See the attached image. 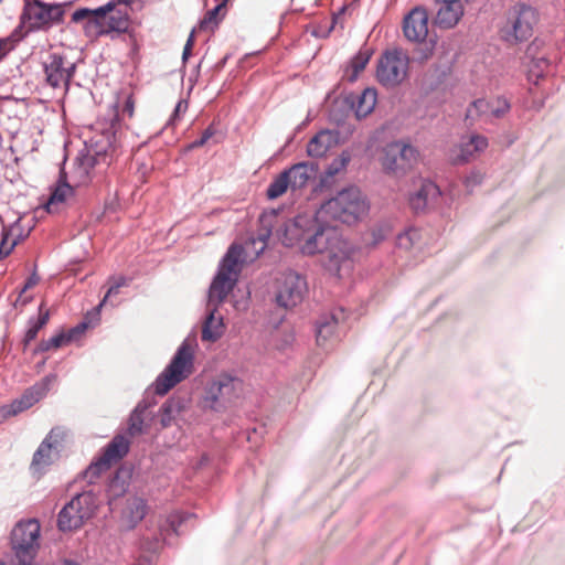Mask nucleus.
I'll use <instances>...</instances> for the list:
<instances>
[{"label":"nucleus","instance_id":"f257e3e1","mask_svg":"<svg viewBox=\"0 0 565 565\" xmlns=\"http://www.w3.org/2000/svg\"><path fill=\"white\" fill-rule=\"evenodd\" d=\"M328 218H318V211L316 212L300 245V252L308 256L326 254V269L340 276L342 269L351 267L353 248L335 227L326 224Z\"/></svg>","mask_w":565,"mask_h":565},{"label":"nucleus","instance_id":"f03ea898","mask_svg":"<svg viewBox=\"0 0 565 565\" xmlns=\"http://www.w3.org/2000/svg\"><path fill=\"white\" fill-rule=\"evenodd\" d=\"M120 129L118 110H111L109 124L96 122L94 135L85 141V153L78 158L74 173L78 183H86L95 169L104 172L118 156L117 134Z\"/></svg>","mask_w":565,"mask_h":565},{"label":"nucleus","instance_id":"7ed1b4c3","mask_svg":"<svg viewBox=\"0 0 565 565\" xmlns=\"http://www.w3.org/2000/svg\"><path fill=\"white\" fill-rule=\"evenodd\" d=\"M65 14L64 3H47L42 0H23V8L19 17V24L12 31L19 36V42L28 34L47 31L63 22Z\"/></svg>","mask_w":565,"mask_h":565},{"label":"nucleus","instance_id":"20e7f679","mask_svg":"<svg viewBox=\"0 0 565 565\" xmlns=\"http://www.w3.org/2000/svg\"><path fill=\"white\" fill-rule=\"evenodd\" d=\"M72 21L75 23L85 22L84 28L97 35L111 32L125 33L129 28L127 7L117 8L114 1L96 9H77L72 14Z\"/></svg>","mask_w":565,"mask_h":565},{"label":"nucleus","instance_id":"39448f33","mask_svg":"<svg viewBox=\"0 0 565 565\" xmlns=\"http://www.w3.org/2000/svg\"><path fill=\"white\" fill-rule=\"evenodd\" d=\"M370 205L356 186L341 190L318 209V218H331L354 224L369 213Z\"/></svg>","mask_w":565,"mask_h":565},{"label":"nucleus","instance_id":"423d86ee","mask_svg":"<svg viewBox=\"0 0 565 565\" xmlns=\"http://www.w3.org/2000/svg\"><path fill=\"white\" fill-rule=\"evenodd\" d=\"M243 254L241 245L234 244L227 249L210 286L207 307L218 309L234 289L242 269Z\"/></svg>","mask_w":565,"mask_h":565},{"label":"nucleus","instance_id":"0eeeda50","mask_svg":"<svg viewBox=\"0 0 565 565\" xmlns=\"http://www.w3.org/2000/svg\"><path fill=\"white\" fill-rule=\"evenodd\" d=\"M192 367L193 350L191 344L185 340L177 350L171 362L152 384L154 393L161 396L167 394L172 387L191 374Z\"/></svg>","mask_w":565,"mask_h":565},{"label":"nucleus","instance_id":"6e6552de","mask_svg":"<svg viewBox=\"0 0 565 565\" xmlns=\"http://www.w3.org/2000/svg\"><path fill=\"white\" fill-rule=\"evenodd\" d=\"M536 20L535 9L524 3H516L509 9L505 22L500 28V36L509 44L524 42L532 36Z\"/></svg>","mask_w":565,"mask_h":565},{"label":"nucleus","instance_id":"1a4fd4ad","mask_svg":"<svg viewBox=\"0 0 565 565\" xmlns=\"http://www.w3.org/2000/svg\"><path fill=\"white\" fill-rule=\"evenodd\" d=\"M40 523L35 519L20 521L11 532V544L17 562L11 565H32L39 548Z\"/></svg>","mask_w":565,"mask_h":565},{"label":"nucleus","instance_id":"9d476101","mask_svg":"<svg viewBox=\"0 0 565 565\" xmlns=\"http://www.w3.org/2000/svg\"><path fill=\"white\" fill-rule=\"evenodd\" d=\"M92 492L78 493L66 503L57 515V527L62 532L77 530L90 519L96 510Z\"/></svg>","mask_w":565,"mask_h":565},{"label":"nucleus","instance_id":"9b49d317","mask_svg":"<svg viewBox=\"0 0 565 565\" xmlns=\"http://www.w3.org/2000/svg\"><path fill=\"white\" fill-rule=\"evenodd\" d=\"M242 381L230 374L223 373L211 381L204 392L203 407L212 411H221L236 399L242 391Z\"/></svg>","mask_w":565,"mask_h":565},{"label":"nucleus","instance_id":"f8f14e48","mask_svg":"<svg viewBox=\"0 0 565 565\" xmlns=\"http://www.w3.org/2000/svg\"><path fill=\"white\" fill-rule=\"evenodd\" d=\"M408 55L401 49L386 51L377 63L376 78L385 87L399 85L407 76Z\"/></svg>","mask_w":565,"mask_h":565},{"label":"nucleus","instance_id":"ddd939ff","mask_svg":"<svg viewBox=\"0 0 565 565\" xmlns=\"http://www.w3.org/2000/svg\"><path fill=\"white\" fill-rule=\"evenodd\" d=\"M129 451V441L126 437L117 435L105 447L103 454L94 460L85 470L84 478L94 483L99 476L108 470L110 466L122 459Z\"/></svg>","mask_w":565,"mask_h":565},{"label":"nucleus","instance_id":"4468645a","mask_svg":"<svg viewBox=\"0 0 565 565\" xmlns=\"http://www.w3.org/2000/svg\"><path fill=\"white\" fill-rule=\"evenodd\" d=\"M418 151L404 141H393L384 148L382 166L390 172H404L417 162Z\"/></svg>","mask_w":565,"mask_h":565},{"label":"nucleus","instance_id":"2eb2a0df","mask_svg":"<svg viewBox=\"0 0 565 565\" xmlns=\"http://www.w3.org/2000/svg\"><path fill=\"white\" fill-rule=\"evenodd\" d=\"M306 292V279L295 271H287L278 280L276 301L280 307L292 308L303 300Z\"/></svg>","mask_w":565,"mask_h":565},{"label":"nucleus","instance_id":"dca6fc26","mask_svg":"<svg viewBox=\"0 0 565 565\" xmlns=\"http://www.w3.org/2000/svg\"><path fill=\"white\" fill-rule=\"evenodd\" d=\"M63 440L64 431L60 428H53L47 434L33 455L31 462L33 473L41 476L58 458Z\"/></svg>","mask_w":565,"mask_h":565},{"label":"nucleus","instance_id":"f3484780","mask_svg":"<svg viewBox=\"0 0 565 565\" xmlns=\"http://www.w3.org/2000/svg\"><path fill=\"white\" fill-rule=\"evenodd\" d=\"M46 83L54 87L68 88L70 81L75 72V64L65 61V58L56 53H52L43 63Z\"/></svg>","mask_w":565,"mask_h":565},{"label":"nucleus","instance_id":"a211bd4d","mask_svg":"<svg viewBox=\"0 0 565 565\" xmlns=\"http://www.w3.org/2000/svg\"><path fill=\"white\" fill-rule=\"evenodd\" d=\"M312 223V216L298 215L294 220L284 222L277 230L278 239L288 247L298 246L305 241L308 227Z\"/></svg>","mask_w":565,"mask_h":565},{"label":"nucleus","instance_id":"6ab92c4d","mask_svg":"<svg viewBox=\"0 0 565 565\" xmlns=\"http://www.w3.org/2000/svg\"><path fill=\"white\" fill-rule=\"evenodd\" d=\"M428 12L425 8L416 7L403 20V33L411 42L420 43L428 35Z\"/></svg>","mask_w":565,"mask_h":565},{"label":"nucleus","instance_id":"aec40b11","mask_svg":"<svg viewBox=\"0 0 565 565\" xmlns=\"http://www.w3.org/2000/svg\"><path fill=\"white\" fill-rule=\"evenodd\" d=\"M441 198L439 186L429 180H424L419 189L411 195L409 204L415 212L437 206Z\"/></svg>","mask_w":565,"mask_h":565},{"label":"nucleus","instance_id":"412c9836","mask_svg":"<svg viewBox=\"0 0 565 565\" xmlns=\"http://www.w3.org/2000/svg\"><path fill=\"white\" fill-rule=\"evenodd\" d=\"M438 6L435 23L441 29H451L463 15L461 0H435Z\"/></svg>","mask_w":565,"mask_h":565},{"label":"nucleus","instance_id":"4be33fe9","mask_svg":"<svg viewBox=\"0 0 565 565\" xmlns=\"http://www.w3.org/2000/svg\"><path fill=\"white\" fill-rule=\"evenodd\" d=\"M488 147V140L480 135H472L468 139H462L451 151V160L456 164L468 162L476 153L483 151Z\"/></svg>","mask_w":565,"mask_h":565},{"label":"nucleus","instance_id":"5701e85b","mask_svg":"<svg viewBox=\"0 0 565 565\" xmlns=\"http://www.w3.org/2000/svg\"><path fill=\"white\" fill-rule=\"evenodd\" d=\"M317 171V164L309 162H299L285 170L290 180V189L292 191L305 188L309 180L316 177Z\"/></svg>","mask_w":565,"mask_h":565},{"label":"nucleus","instance_id":"b1692460","mask_svg":"<svg viewBox=\"0 0 565 565\" xmlns=\"http://www.w3.org/2000/svg\"><path fill=\"white\" fill-rule=\"evenodd\" d=\"M209 313L202 327V340L215 342L224 333L225 326L223 323V317L216 316L217 309L214 307H207Z\"/></svg>","mask_w":565,"mask_h":565},{"label":"nucleus","instance_id":"393cba45","mask_svg":"<svg viewBox=\"0 0 565 565\" xmlns=\"http://www.w3.org/2000/svg\"><path fill=\"white\" fill-rule=\"evenodd\" d=\"M73 195V188L64 180V177L61 175L58 182L53 189L47 203L45 204V209L49 213H55L58 211L60 205L65 203V201Z\"/></svg>","mask_w":565,"mask_h":565},{"label":"nucleus","instance_id":"a878e982","mask_svg":"<svg viewBox=\"0 0 565 565\" xmlns=\"http://www.w3.org/2000/svg\"><path fill=\"white\" fill-rule=\"evenodd\" d=\"M147 514V503L141 498L128 500L127 507L122 512V519L128 527H135Z\"/></svg>","mask_w":565,"mask_h":565},{"label":"nucleus","instance_id":"bb28decb","mask_svg":"<svg viewBox=\"0 0 565 565\" xmlns=\"http://www.w3.org/2000/svg\"><path fill=\"white\" fill-rule=\"evenodd\" d=\"M377 93L374 88H365L352 104L358 118H364L375 108Z\"/></svg>","mask_w":565,"mask_h":565},{"label":"nucleus","instance_id":"cd10ccee","mask_svg":"<svg viewBox=\"0 0 565 565\" xmlns=\"http://www.w3.org/2000/svg\"><path fill=\"white\" fill-rule=\"evenodd\" d=\"M332 143V135L328 130L318 132L310 139L307 145V153L313 158L323 157L330 149Z\"/></svg>","mask_w":565,"mask_h":565},{"label":"nucleus","instance_id":"c85d7f7f","mask_svg":"<svg viewBox=\"0 0 565 565\" xmlns=\"http://www.w3.org/2000/svg\"><path fill=\"white\" fill-rule=\"evenodd\" d=\"M492 118L494 117L491 115V100L479 98L472 102L467 108L466 120L470 124H473L478 119L490 121Z\"/></svg>","mask_w":565,"mask_h":565},{"label":"nucleus","instance_id":"c756f323","mask_svg":"<svg viewBox=\"0 0 565 565\" xmlns=\"http://www.w3.org/2000/svg\"><path fill=\"white\" fill-rule=\"evenodd\" d=\"M50 319V311L41 303L39 308L38 318H30L28 321V329L24 334V347L29 345L38 335L39 331L47 323Z\"/></svg>","mask_w":565,"mask_h":565},{"label":"nucleus","instance_id":"7c9ffc66","mask_svg":"<svg viewBox=\"0 0 565 565\" xmlns=\"http://www.w3.org/2000/svg\"><path fill=\"white\" fill-rule=\"evenodd\" d=\"M87 324L85 322L81 323L75 329H72L68 333H58L53 337H51L47 340L41 341V343L38 347L39 352H45L51 349H56L62 347L63 344L70 342L75 333L82 332L86 329Z\"/></svg>","mask_w":565,"mask_h":565},{"label":"nucleus","instance_id":"2f4dec72","mask_svg":"<svg viewBox=\"0 0 565 565\" xmlns=\"http://www.w3.org/2000/svg\"><path fill=\"white\" fill-rule=\"evenodd\" d=\"M151 405L152 403L147 402L146 399H142L137 404L129 417L128 434L130 436H136L142 433L145 413Z\"/></svg>","mask_w":565,"mask_h":565},{"label":"nucleus","instance_id":"473e14b6","mask_svg":"<svg viewBox=\"0 0 565 565\" xmlns=\"http://www.w3.org/2000/svg\"><path fill=\"white\" fill-rule=\"evenodd\" d=\"M337 327L334 316L322 318L317 322V343L321 347L333 335Z\"/></svg>","mask_w":565,"mask_h":565},{"label":"nucleus","instance_id":"72a5a7b5","mask_svg":"<svg viewBox=\"0 0 565 565\" xmlns=\"http://www.w3.org/2000/svg\"><path fill=\"white\" fill-rule=\"evenodd\" d=\"M370 57L371 53L369 50H361L351 58L349 66L351 73L348 74L349 81L354 82L358 78L360 72L367 65Z\"/></svg>","mask_w":565,"mask_h":565},{"label":"nucleus","instance_id":"f704fd0d","mask_svg":"<svg viewBox=\"0 0 565 565\" xmlns=\"http://www.w3.org/2000/svg\"><path fill=\"white\" fill-rule=\"evenodd\" d=\"M277 213L275 211H271L269 213H263L259 217V223H260V231L258 233V236H257V239L263 244L262 247H260V252L264 250L265 246H266V242L267 239L270 237L271 235V231H273V222L274 220L277 221Z\"/></svg>","mask_w":565,"mask_h":565},{"label":"nucleus","instance_id":"c9c22d12","mask_svg":"<svg viewBox=\"0 0 565 565\" xmlns=\"http://www.w3.org/2000/svg\"><path fill=\"white\" fill-rule=\"evenodd\" d=\"M288 188H290V180L288 179L287 173L282 171L270 182L266 194L268 199L274 200L282 195Z\"/></svg>","mask_w":565,"mask_h":565},{"label":"nucleus","instance_id":"e433bc0d","mask_svg":"<svg viewBox=\"0 0 565 565\" xmlns=\"http://www.w3.org/2000/svg\"><path fill=\"white\" fill-rule=\"evenodd\" d=\"M47 384L41 383L30 388L19 401V411L31 407L35 402L44 396Z\"/></svg>","mask_w":565,"mask_h":565},{"label":"nucleus","instance_id":"4c0bfd02","mask_svg":"<svg viewBox=\"0 0 565 565\" xmlns=\"http://www.w3.org/2000/svg\"><path fill=\"white\" fill-rule=\"evenodd\" d=\"M420 238L419 231L416 228H408L396 237V244L399 248L411 249L416 242Z\"/></svg>","mask_w":565,"mask_h":565},{"label":"nucleus","instance_id":"58836bf2","mask_svg":"<svg viewBox=\"0 0 565 565\" xmlns=\"http://www.w3.org/2000/svg\"><path fill=\"white\" fill-rule=\"evenodd\" d=\"M127 482L120 478L119 473H116L115 477L110 480L108 484V498L109 503L111 504V501L116 498H119L127 491Z\"/></svg>","mask_w":565,"mask_h":565},{"label":"nucleus","instance_id":"ea45409f","mask_svg":"<svg viewBox=\"0 0 565 565\" xmlns=\"http://www.w3.org/2000/svg\"><path fill=\"white\" fill-rule=\"evenodd\" d=\"M351 160V154L348 151H343L339 157L333 159L326 170V174L330 178L334 177L339 172L345 169Z\"/></svg>","mask_w":565,"mask_h":565},{"label":"nucleus","instance_id":"a19ab883","mask_svg":"<svg viewBox=\"0 0 565 565\" xmlns=\"http://www.w3.org/2000/svg\"><path fill=\"white\" fill-rule=\"evenodd\" d=\"M510 103L504 97H497L491 100V115L501 118L510 110Z\"/></svg>","mask_w":565,"mask_h":565},{"label":"nucleus","instance_id":"79ce46f5","mask_svg":"<svg viewBox=\"0 0 565 565\" xmlns=\"http://www.w3.org/2000/svg\"><path fill=\"white\" fill-rule=\"evenodd\" d=\"M19 43V36L12 33L6 38H0V62L15 49Z\"/></svg>","mask_w":565,"mask_h":565},{"label":"nucleus","instance_id":"37998d69","mask_svg":"<svg viewBox=\"0 0 565 565\" xmlns=\"http://www.w3.org/2000/svg\"><path fill=\"white\" fill-rule=\"evenodd\" d=\"M10 232L4 227L2 231V238L0 242V259L8 256L14 246L18 244L17 239L9 242Z\"/></svg>","mask_w":565,"mask_h":565},{"label":"nucleus","instance_id":"c03bdc74","mask_svg":"<svg viewBox=\"0 0 565 565\" xmlns=\"http://www.w3.org/2000/svg\"><path fill=\"white\" fill-rule=\"evenodd\" d=\"M191 515L183 512H173L168 516V524L172 532L179 534V527L182 525L184 521H186Z\"/></svg>","mask_w":565,"mask_h":565},{"label":"nucleus","instance_id":"a18cd8bd","mask_svg":"<svg viewBox=\"0 0 565 565\" xmlns=\"http://www.w3.org/2000/svg\"><path fill=\"white\" fill-rule=\"evenodd\" d=\"M216 130L215 128L211 125L209 126L202 134V136L194 140L190 146L189 148L190 149H195V148H199V147H202L204 146L214 135H215Z\"/></svg>","mask_w":565,"mask_h":565},{"label":"nucleus","instance_id":"49530a36","mask_svg":"<svg viewBox=\"0 0 565 565\" xmlns=\"http://www.w3.org/2000/svg\"><path fill=\"white\" fill-rule=\"evenodd\" d=\"M548 66V62L545 58H539L532 62L530 66V75L535 76L536 78L543 76L544 71Z\"/></svg>","mask_w":565,"mask_h":565},{"label":"nucleus","instance_id":"de8ad7c7","mask_svg":"<svg viewBox=\"0 0 565 565\" xmlns=\"http://www.w3.org/2000/svg\"><path fill=\"white\" fill-rule=\"evenodd\" d=\"M226 4H225V1H222L220 4H217L214 9L210 10L206 15L204 17V19L201 21V28L204 29L206 28L209 24L211 23H216V17H217V13L218 11L224 8Z\"/></svg>","mask_w":565,"mask_h":565},{"label":"nucleus","instance_id":"09e8293b","mask_svg":"<svg viewBox=\"0 0 565 565\" xmlns=\"http://www.w3.org/2000/svg\"><path fill=\"white\" fill-rule=\"evenodd\" d=\"M483 180V175L478 171L470 172L465 179V185L469 191H472L473 188L481 184Z\"/></svg>","mask_w":565,"mask_h":565},{"label":"nucleus","instance_id":"8fccbe9b","mask_svg":"<svg viewBox=\"0 0 565 565\" xmlns=\"http://www.w3.org/2000/svg\"><path fill=\"white\" fill-rule=\"evenodd\" d=\"M188 109V102L186 100H179L178 104L175 105V108H174V111L170 118V122L171 124H174L180 114H184Z\"/></svg>","mask_w":565,"mask_h":565},{"label":"nucleus","instance_id":"3c124183","mask_svg":"<svg viewBox=\"0 0 565 565\" xmlns=\"http://www.w3.org/2000/svg\"><path fill=\"white\" fill-rule=\"evenodd\" d=\"M193 43H194V32L192 31L185 45H184V49H183V53H182L183 62H185L190 57V55L192 53Z\"/></svg>","mask_w":565,"mask_h":565},{"label":"nucleus","instance_id":"603ef678","mask_svg":"<svg viewBox=\"0 0 565 565\" xmlns=\"http://www.w3.org/2000/svg\"><path fill=\"white\" fill-rule=\"evenodd\" d=\"M135 111V102L132 99V96H128L125 106H124V113L128 115V117H132Z\"/></svg>","mask_w":565,"mask_h":565},{"label":"nucleus","instance_id":"864d4df0","mask_svg":"<svg viewBox=\"0 0 565 565\" xmlns=\"http://www.w3.org/2000/svg\"><path fill=\"white\" fill-rule=\"evenodd\" d=\"M386 233H387V230L385 227H380L377 230H374L372 232V235L374 237L373 243L376 244V243L383 241L386 236Z\"/></svg>","mask_w":565,"mask_h":565},{"label":"nucleus","instance_id":"5fc2aeb1","mask_svg":"<svg viewBox=\"0 0 565 565\" xmlns=\"http://www.w3.org/2000/svg\"><path fill=\"white\" fill-rule=\"evenodd\" d=\"M118 292H119L118 286L111 285V286L108 288V290H107V292H106V295H105L104 299L102 300V302L99 303V306H98V307L104 306V305L108 301V299H109L110 297H113V296H115V295H118Z\"/></svg>","mask_w":565,"mask_h":565},{"label":"nucleus","instance_id":"6e6d98bb","mask_svg":"<svg viewBox=\"0 0 565 565\" xmlns=\"http://www.w3.org/2000/svg\"><path fill=\"white\" fill-rule=\"evenodd\" d=\"M38 281H39V278L36 277V275H32L31 277H29L24 287L21 290V294L24 292L26 289L35 286L38 284Z\"/></svg>","mask_w":565,"mask_h":565},{"label":"nucleus","instance_id":"4d7b16f0","mask_svg":"<svg viewBox=\"0 0 565 565\" xmlns=\"http://www.w3.org/2000/svg\"><path fill=\"white\" fill-rule=\"evenodd\" d=\"M113 280H114L113 285L118 286V289H120L121 287L127 286L129 284V279L124 276L113 278Z\"/></svg>","mask_w":565,"mask_h":565},{"label":"nucleus","instance_id":"13d9d810","mask_svg":"<svg viewBox=\"0 0 565 565\" xmlns=\"http://www.w3.org/2000/svg\"><path fill=\"white\" fill-rule=\"evenodd\" d=\"M11 412L7 408H0V424L9 416Z\"/></svg>","mask_w":565,"mask_h":565},{"label":"nucleus","instance_id":"bf43d9fd","mask_svg":"<svg viewBox=\"0 0 565 565\" xmlns=\"http://www.w3.org/2000/svg\"><path fill=\"white\" fill-rule=\"evenodd\" d=\"M119 2L124 3L125 7L131 4L134 2V0H118Z\"/></svg>","mask_w":565,"mask_h":565},{"label":"nucleus","instance_id":"052dcab7","mask_svg":"<svg viewBox=\"0 0 565 565\" xmlns=\"http://www.w3.org/2000/svg\"><path fill=\"white\" fill-rule=\"evenodd\" d=\"M162 409H163L164 413H169L170 412V405L169 404H164L162 406Z\"/></svg>","mask_w":565,"mask_h":565},{"label":"nucleus","instance_id":"680f3d73","mask_svg":"<svg viewBox=\"0 0 565 565\" xmlns=\"http://www.w3.org/2000/svg\"><path fill=\"white\" fill-rule=\"evenodd\" d=\"M62 565H79L76 562L73 561H65Z\"/></svg>","mask_w":565,"mask_h":565},{"label":"nucleus","instance_id":"e2e57ef3","mask_svg":"<svg viewBox=\"0 0 565 565\" xmlns=\"http://www.w3.org/2000/svg\"><path fill=\"white\" fill-rule=\"evenodd\" d=\"M345 8H341V10L339 11V17L344 12Z\"/></svg>","mask_w":565,"mask_h":565},{"label":"nucleus","instance_id":"0e129e2a","mask_svg":"<svg viewBox=\"0 0 565 565\" xmlns=\"http://www.w3.org/2000/svg\"><path fill=\"white\" fill-rule=\"evenodd\" d=\"M136 565H143V564H141V563L139 562V563H138V564H136Z\"/></svg>","mask_w":565,"mask_h":565},{"label":"nucleus","instance_id":"69168bd1","mask_svg":"<svg viewBox=\"0 0 565 565\" xmlns=\"http://www.w3.org/2000/svg\"><path fill=\"white\" fill-rule=\"evenodd\" d=\"M0 565H3L2 563H0Z\"/></svg>","mask_w":565,"mask_h":565}]
</instances>
